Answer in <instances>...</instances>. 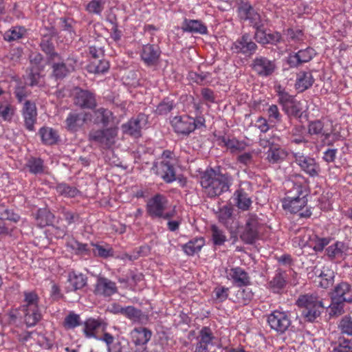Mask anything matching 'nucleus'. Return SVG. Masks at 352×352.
<instances>
[{"mask_svg": "<svg viewBox=\"0 0 352 352\" xmlns=\"http://www.w3.org/2000/svg\"><path fill=\"white\" fill-rule=\"evenodd\" d=\"M296 304L302 309V316L309 322H314L324 308L322 300L312 294L300 296Z\"/></svg>", "mask_w": 352, "mask_h": 352, "instance_id": "3", "label": "nucleus"}, {"mask_svg": "<svg viewBox=\"0 0 352 352\" xmlns=\"http://www.w3.org/2000/svg\"><path fill=\"white\" fill-rule=\"evenodd\" d=\"M161 50L157 45L147 44L142 46L140 56L147 66H155L158 63Z\"/></svg>", "mask_w": 352, "mask_h": 352, "instance_id": "19", "label": "nucleus"}, {"mask_svg": "<svg viewBox=\"0 0 352 352\" xmlns=\"http://www.w3.org/2000/svg\"><path fill=\"white\" fill-rule=\"evenodd\" d=\"M41 141L47 145L56 144L58 140V135L56 131L50 127L43 126L38 131Z\"/></svg>", "mask_w": 352, "mask_h": 352, "instance_id": "37", "label": "nucleus"}, {"mask_svg": "<svg viewBox=\"0 0 352 352\" xmlns=\"http://www.w3.org/2000/svg\"><path fill=\"white\" fill-rule=\"evenodd\" d=\"M117 292V287L114 282L111 280L99 277L95 285L94 294L102 296H111Z\"/></svg>", "mask_w": 352, "mask_h": 352, "instance_id": "22", "label": "nucleus"}, {"mask_svg": "<svg viewBox=\"0 0 352 352\" xmlns=\"http://www.w3.org/2000/svg\"><path fill=\"white\" fill-rule=\"evenodd\" d=\"M307 203V199L300 197V199H283V207L285 210L291 213H297L300 212Z\"/></svg>", "mask_w": 352, "mask_h": 352, "instance_id": "36", "label": "nucleus"}, {"mask_svg": "<svg viewBox=\"0 0 352 352\" xmlns=\"http://www.w3.org/2000/svg\"><path fill=\"white\" fill-rule=\"evenodd\" d=\"M338 328L342 334L352 336V316H344L338 324Z\"/></svg>", "mask_w": 352, "mask_h": 352, "instance_id": "64", "label": "nucleus"}, {"mask_svg": "<svg viewBox=\"0 0 352 352\" xmlns=\"http://www.w3.org/2000/svg\"><path fill=\"white\" fill-rule=\"evenodd\" d=\"M319 277L320 278V286L327 289L333 285L335 277L334 272L328 268L324 269L321 271Z\"/></svg>", "mask_w": 352, "mask_h": 352, "instance_id": "49", "label": "nucleus"}, {"mask_svg": "<svg viewBox=\"0 0 352 352\" xmlns=\"http://www.w3.org/2000/svg\"><path fill=\"white\" fill-rule=\"evenodd\" d=\"M293 157L301 170L309 177H316L319 176L321 168L315 158L305 155L300 152L293 153Z\"/></svg>", "mask_w": 352, "mask_h": 352, "instance_id": "7", "label": "nucleus"}, {"mask_svg": "<svg viewBox=\"0 0 352 352\" xmlns=\"http://www.w3.org/2000/svg\"><path fill=\"white\" fill-rule=\"evenodd\" d=\"M232 212L233 209L231 206H223L217 213L219 222L226 228L230 227L233 221Z\"/></svg>", "mask_w": 352, "mask_h": 352, "instance_id": "44", "label": "nucleus"}, {"mask_svg": "<svg viewBox=\"0 0 352 352\" xmlns=\"http://www.w3.org/2000/svg\"><path fill=\"white\" fill-rule=\"evenodd\" d=\"M80 324L82 322L80 316L73 311L69 312L63 321V326L66 329H73Z\"/></svg>", "mask_w": 352, "mask_h": 352, "instance_id": "53", "label": "nucleus"}, {"mask_svg": "<svg viewBox=\"0 0 352 352\" xmlns=\"http://www.w3.org/2000/svg\"><path fill=\"white\" fill-rule=\"evenodd\" d=\"M181 28L183 32L191 34H206L208 33L206 25L199 20L185 19Z\"/></svg>", "mask_w": 352, "mask_h": 352, "instance_id": "26", "label": "nucleus"}, {"mask_svg": "<svg viewBox=\"0 0 352 352\" xmlns=\"http://www.w3.org/2000/svg\"><path fill=\"white\" fill-rule=\"evenodd\" d=\"M212 239L215 245H222L226 241V236L223 232L217 226H211Z\"/></svg>", "mask_w": 352, "mask_h": 352, "instance_id": "62", "label": "nucleus"}, {"mask_svg": "<svg viewBox=\"0 0 352 352\" xmlns=\"http://www.w3.org/2000/svg\"><path fill=\"white\" fill-rule=\"evenodd\" d=\"M233 200L236 207L243 211L248 210L252 204L250 197L242 188H239L234 192Z\"/></svg>", "mask_w": 352, "mask_h": 352, "instance_id": "35", "label": "nucleus"}, {"mask_svg": "<svg viewBox=\"0 0 352 352\" xmlns=\"http://www.w3.org/2000/svg\"><path fill=\"white\" fill-rule=\"evenodd\" d=\"M267 323L278 334H283L292 327L291 316L287 311L275 310L267 316Z\"/></svg>", "mask_w": 352, "mask_h": 352, "instance_id": "5", "label": "nucleus"}, {"mask_svg": "<svg viewBox=\"0 0 352 352\" xmlns=\"http://www.w3.org/2000/svg\"><path fill=\"white\" fill-rule=\"evenodd\" d=\"M168 204L166 197L162 194H156L149 199L146 205L147 214L152 219H160L166 210Z\"/></svg>", "mask_w": 352, "mask_h": 352, "instance_id": "10", "label": "nucleus"}, {"mask_svg": "<svg viewBox=\"0 0 352 352\" xmlns=\"http://www.w3.org/2000/svg\"><path fill=\"white\" fill-rule=\"evenodd\" d=\"M201 185L209 197H215L229 190L232 179L228 174H223L212 168L207 169L201 175Z\"/></svg>", "mask_w": 352, "mask_h": 352, "instance_id": "1", "label": "nucleus"}, {"mask_svg": "<svg viewBox=\"0 0 352 352\" xmlns=\"http://www.w3.org/2000/svg\"><path fill=\"white\" fill-rule=\"evenodd\" d=\"M205 241L203 237H196L183 245V250L189 255L192 256L198 253L204 245Z\"/></svg>", "mask_w": 352, "mask_h": 352, "instance_id": "42", "label": "nucleus"}, {"mask_svg": "<svg viewBox=\"0 0 352 352\" xmlns=\"http://www.w3.org/2000/svg\"><path fill=\"white\" fill-rule=\"evenodd\" d=\"M314 78L311 72H300L298 74L296 87L302 92L312 86Z\"/></svg>", "mask_w": 352, "mask_h": 352, "instance_id": "40", "label": "nucleus"}, {"mask_svg": "<svg viewBox=\"0 0 352 352\" xmlns=\"http://www.w3.org/2000/svg\"><path fill=\"white\" fill-rule=\"evenodd\" d=\"M55 216L50 210L45 208H40L38 210L36 220L38 226L43 228L50 226L53 223Z\"/></svg>", "mask_w": 352, "mask_h": 352, "instance_id": "41", "label": "nucleus"}, {"mask_svg": "<svg viewBox=\"0 0 352 352\" xmlns=\"http://www.w3.org/2000/svg\"><path fill=\"white\" fill-rule=\"evenodd\" d=\"M91 245L94 247L92 251L96 256L106 258L113 255V249L109 245L105 246L94 243H91Z\"/></svg>", "mask_w": 352, "mask_h": 352, "instance_id": "55", "label": "nucleus"}, {"mask_svg": "<svg viewBox=\"0 0 352 352\" xmlns=\"http://www.w3.org/2000/svg\"><path fill=\"white\" fill-rule=\"evenodd\" d=\"M333 352H352V341L341 333H332L329 337Z\"/></svg>", "mask_w": 352, "mask_h": 352, "instance_id": "23", "label": "nucleus"}, {"mask_svg": "<svg viewBox=\"0 0 352 352\" xmlns=\"http://www.w3.org/2000/svg\"><path fill=\"white\" fill-rule=\"evenodd\" d=\"M107 0H91L86 7V10L89 12L100 15L104 10V5Z\"/></svg>", "mask_w": 352, "mask_h": 352, "instance_id": "59", "label": "nucleus"}, {"mask_svg": "<svg viewBox=\"0 0 352 352\" xmlns=\"http://www.w3.org/2000/svg\"><path fill=\"white\" fill-rule=\"evenodd\" d=\"M219 144L221 146H225L232 153H237L244 151L247 144L243 141H239L236 138H229L225 136L219 138Z\"/></svg>", "mask_w": 352, "mask_h": 352, "instance_id": "30", "label": "nucleus"}, {"mask_svg": "<svg viewBox=\"0 0 352 352\" xmlns=\"http://www.w3.org/2000/svg\"><path fill=\"white\" fill-rule=\"evenodd\" d=\"M170 123L175 132L178 134L188 135L195 130L193 118L188 116H175Z\"/></svg>", "mask_w": 352, "mask_h": 352, "instance_id": "17", "label": "nucleus"}, {"mask_svg": "<svg viewBox=\"0 0 352 352\" xmlns=\"http://www.w3.org/2000/svg\"><path fill=\"white\" fill-rule=\"evenodd\" d=\"M40 47L46 54L48 62L59 57V54L55 51L52 36L44 35L40 42Z\"/></svg>", "mask_w": 352, "mask_h": 352, "instance_id": "28", "label": "nucleus"}, {"mask_svg": "<svg viewBox=\"0 0 352 352\" xmlns=\"http://www.w3.org/2000/svg\"><path fill=\"white\" fill-rule=\"evenodd\" d=\"M0 219L16 223L20 220V216L14 213L5 205H0Z\"/></svg>", "mask_w": 352, "mask_h": 352, "instance_id": "63", "label": "nucleus"}, {"mask_svg": "<svg viewBox=\"0 0 352 352\" xmlns=\"http://www.w3.org/2000/svg\"><path fill=\"white\" fill-rule=\"evenodd\" d=\"M230 276L233 280V283L239 287L247 286L250 284V278L248 274L241 267L232 268Z\"/></svg>", "mask_w": 352, "mask_h": 352, "instance_id": "34", "label": "nucleus"}, {"mask_svg": "<svg viewBox=\"0 0 352 352\" xmlns=\"http://www.w3.org/2000/svg\"><path fill=\"white\" fill-rule=\"evenodd\" d=\"M74 102L81 109H93L97 105L95 94L80 88H76Z\"/></svg>", "mask_w": 352, "mask_h": 352, "instance_id": "14", "label": "nucleus"}, {"mask_svg": "<svg viewBox=\"0 0 352 352\" xmlns=\"http://www.w3.org/2000/svg\"><path fill=\"white\" fill-rule=\"evenodd\" d=\"M349 247L344 242L337 241L326 249L327 255L331 260L343 258Z\"/></svg>", "mask_w": 352, "mask_h": 352, "instance_id": "33", "label": "nucleus"}, {"mask_svg": "<svg viewBox=\"0 0 352 352\" xmlns=\"http://www.w3.org/2000/svg\"><path fill=\"white\" fill-rule=\"evenodd\" d=\"M38 295L34 292H24V300L23 305H22L19 309H23L25 308H30V311H34V309L38 307Z\"/></svg>", "mask_w": 352, "mask_h": 352, "instance_id": "48", "label": "nucleus"}, {"mask_svg": "<svg viewBox=\"0 0 352 352\" xmlns=\"http://www.w3.org/2000/svg\"><path fill=\"white\" fill-rule=\"evenodd\" d=\"M109 68V63L107 60L102 59L93 61L89 65L90 72L96 74H103Z\"/></svg>", "mask_w": 352, "mask_h": 352, "instance_id": "60", "label": "nucleus"}, {"mask_svg": "<svg viewBox=\"0 0 352 352\" xmlns=\"http://www.w3.org/2000/svg\"><path fill=\"white\" fill-rule=\"evenodd\" d=\"M117 135V127L93 129L89 132L88 140L98 144L102 148L107 149L115 144Z\"/></svg>", "mask_w": 352, "mask_h": 352, "instance_id": "4", "label": "nucleus"}, {"mask_svg": "<svg viewBox=\"0 0 352 352\" xmlns=\"http://www.w3.org/2000/svg\"><path fill=\"white\" fill-rule=\"evenodd\" d=\"M131 342L134 345L146 344L151 340L152 332L145 327L135 328L131 331Z\"/></svg>", "mask_w": 352, "mask_h": 352, "instance_id": "27", "label": "nucleus"}, {"mask_svg": "<svg viewBox=\"0 0 352 352\" xmlns=\"http://www.w3.org/2000/svg\"><path fill=\"white\" fill-rule=\"evenodd\" d=\"M102 327V331H105L107 324L103 322L101 320H96L94 318H88L84 322L83 332L86 338H97V336L95 333V331Z\"/></svg>", "mask_w": 352, "mask_h": 352, "instance_id": "29", "label": "nucleus"}, {"mask_svg": "<svg viewBox=\"0 0 352 352\" xmlns=\"http://www.w3.org/2000/svg\"><path fill=\"white\" fill-rule=\"evenodd\" d=\"M151 169L166 183H171L176 179L175 169L170 160H157L153 163Z\"/></svg>", "mask_w": 352, "mask_h": 352, "instance_id": "11", "label": "nucleus"}, {"mask_svg": "<svg viewBox=\"0 0 352 352\" xmlns=\"http://www.w3.org/2000/svg\"><path fill=\"white\" fill-rule=\"evenodd\" d=\"M148 116L139 113L136 118H131L122 125L123 132L135 138L141 135V129L148 123Z\"/></svg>", "mask_w": 352, "mask_h": 352, "instance_id": "13", "label": "nucleus"}, {"mask_svg": "<svg viewBox=\"0 0 352 352\" xmlns=\"http://www.w3.org/2000/svg\"><path fill=\"white\" fill-rule=\"evenodd\" d=\"M26 166L29 168V171L34 175L41 174L44 171L43 161L41 158H30Z\"/></svg>", "mask_w": 352, "mask_h": 352, "instance_id": "51", "label": "nucleus"}, {"mask_svg": "<svg viewBox=\"0 0 352 352\" xmlns=\"http://www.w3.org/2000/svg\"><path fill=\"white\" fill-rule=\"evenodd\" d=\"M331 303L329 305L330 316H338L342 315L344 311V305L345 302L336 300L333 298H331Z\"/></svg>", "mask_w": 352, "mask_h": 352, "instance_id": "61", "label": "nucleus"}, {"mask_svg": "<svg viewBox=\"0 0 352 352\" xmlns=\"http://www.w3.org/2000/svg\"><path fill=\"white\" fill-rule=\"evenodd\" d=\"M236 13L241 21H249L252 25L261 21V15L247 0H240L237 2Z\"/></svg>", "mask_w": 352, "mask_h": 352, "instance_id": "9", "label": "nucleus"}, {"mask_svg": "<svg viewBox=\"0 0 352 352\" xmlns=\"http://www.w3.org/2000/svg\"><path fill=\"white\" fill-rule=\"evenodd\" d=\"M21 114L26 129L34 131L35 130L34 124L37 120L36 104L30 100H25L21 109Z\"/></svg>", "mask_w": 352, "mask_h": 352, "instance_id": "16", "label": "nucleus"}, {"mask_svg": "<svg viewBox=\"0 0 352 352\" xmlns=\"http://www.w3.org/2000/svg\"><path fill=\"white\" fill-rule=\"evenodd\" d=\"M117 311L134 322H142L146 320L142 311L133 306L120 307Z\"/></svg>", "mask_w": 352, "mask_h": 352, "instance_id": "32", "label": "nucleus"}, {"mask_svg": "<svg viewBox=\"0 0 352 352\" xmlns=\"http://www.w3.org/2000/svg\"><path fill=\"white\" fill-rule=\"evenodd\" d=\"M257 48V45L252 41L250 35L248 33L243 34L232 46V50L234 52L248 56L254 54Z\"/></svg>", "mask_w": 352, "mask_h": 352, "instance_id": "12", "label": "nucleus"}, {"mask_svg": "<svg viewBox=\"0 0 352 352\" xmlns=\"http://www.w3.org/2000/svg\"><path fill=\"white\" fill-rule=\"evenodd\" d=\"M252 68L258 76L267 77L274 73L276 64L274 60L258 56L252 60Z\"/></svg>", "mask_w": 352, "mask_h": 352, "instance_id": "15", "label": "nucleus"}, {"mask_svg": "<svg viewBox=\"0 0 352 352\" xmlns=\"http://www.w3.org/2000/svg\"><path fill=\"white\" fill-rule=\"evenodd\" d=\"M305 131V127L302 125H296L292 129L291 135L294 138L292 142L299 144L301 143H307L308 141L305 139L303 135Z\"/></svg>", "mask_w": 352, "mask_h": 352, "instance_id": "58", "label": "nucleus"}, {"mask_svg": "<svg viewBox=\"0 0 352 352\" xmlns=\"http://www.w3.org/2000/svg\"><path fill=\"white\" fill-rule=\"evenodd\" d=\"M315 55V50L311 47H307L300 50L294 54H290L287 59V63L291 67H298L302 63L310 61Z\"/></svg>", "mask_w": 352, "mask_h": 352, "instance_id": "20", "label": "nucleus"}, {"mask_svg": "<svg viewBox=\"0 0 352 352\" xmlns=\"http://www.w3.org/2000/svg\"><path fill=\"white\" fill-rule=\"evenodd\" d=\"M288 117H294L301 121L303 117L304 111H302V104L300 101L296 99L290 103L286 108L283 109Z\"/></svg>", "mask_w": 352, "mask_h": 352, "instance_id": "46", "label": "nucleus"}, {"mask_svg": "<svg viewBox=\"0 0 352 352\" xmlns=\"http://www.w3.org/2000/svg\"><path fill=\"white\" fill-rule=\"evenodd\" d=\"M253 293L250 288H239L236 293V301L247 305L253 298Z\"/></svg>", "mask_w": 352, "mask_h": 352, "instance_id": "57", "label": "nucleus"}, {"mask_svg": "<svg viewBox=\"0 0 352 352\" xmlns=\"http://www.w3.org/2000/svg\"><path fill=\"white\" fill-rule=\"evenodd\" d=\"M265 160L270 164H280L286 159L287 152L280 146L274 143H270L269 148L265 153Z\"/></svg>", "mask_w": 352, "mask_h": 352, "instance_id": "24", "label": "nucleus"}, {"mask_svg": "<svg viewBox=\"0 0 352 352\" xmlns=\"http://www.w3.org/2000/svg\"><path fill=\"white\" fill-rule=\"evenodd\" d=\"M87 116L85 112H70L65 121L66 129L71 132L79 131L86 122Z\"/></svg>", "mask_w": 352, "mask_h": 352, "instance_id": "21", "label": "nucleus"}, {"mask_svg": "<svg viewBox=\"0 0 352 352\" xmlns=\"http://www.w3.org/2000/svg\"><path fill=\"white\" fill-rule=\"evenodd\" d=\"M42 70L43 67L41 65H32L27 74L26 84L31 87L40 85Z\"/></svg>", "mask_w": 352, "mask_h": 352, "instance_id": "39", "label": "nucleus"}, {"mask_svg": "<svg viewBox=\"0 0 352 352\" xmlns=\"http://www.w3.org/2000/svg\"><path fill=\"white\" fill-rule=\"evenodd\" d=\"M270 288L276 293H278L286 285V277L285 272L276 271L274 276L269 282Z\"/></svg>", "mask_w": 352, "mask_h": 352, "instance_id": "45", "label": "nucleus"}, {"mask_svg": "<svg viewBox=\"0 0 352 352\" xmlns=\"http://www.w3.org/2000/svg\"><path fill=\"white\" fill-rule=\"evenodd\" d=\"M68 282L74 291L80 289L87 285V278L82 274H76L75 272L69 273Z\"/></svg>", "mask_w": 352, "mask_h": 352, "instance_id": "43", "label": "nucleus"}, {"mask_svg": "<svg viewBox=\"0 0 352 352\" xmlns=\"http://www.w3.org/2000/svg\"><path fill=\"white\" fill-rule=\"evenodd\" d=\"M26 30L23 27L16 26L7 30L3 35V38L7 41H14L21 38L25 34Z\"/></svg>", "mask_w": 352, "mask_h": 352, "instance_id": "50", "label": "nucleus"}, {"mask_svg": "<svg viewBox=\"0 0 352 352\" xmlns=\"http://www.w3.org/2000/svg\"><path fill=\"white\" fill-rule=\"evenodd\" d=\"M68 247L75 252L76 254L87 256L90 254L91 250L88 244L82 243L76 240H72L67 243Z\"/></svg>", "mask_w": 352, "mask_h": 352, "instance_id": "54", "label": "nucleus"}, {"mask_svg": "<svg viewBox=\"0 0 352 352\" xmlns=\"http://www.w3.org/2000/svg\"><path fill=\"white\" fill-rule=\"evenodd\" d=\"M300 234V245L312 248L316 252H321L327 246L330 239L329 238H320L312 230L305 228L298 230Z\"/></svg>", "mask_w": 352, "mask_h": 352, "instance_id": "6", "label": "nucleus"}, {"mask_svg": "<svg viewBox=\"0 0 352 352\" xmlns=\"http://www.w3.org/2000/svg\"><path fill=\"white\" fill-rule=\"evenodd\" d=\"M330 297L346 303L352 302V286L347 282L336 284L330 292Z\"/></svg>", "mask_w": 352, "mask_h": 352, "instance_id": "18", "label": "nucleus"}, {"mask_svg": "<svg viewBox=\"0 0 352 352\" xmlns=\"http://www.w3.org/2000/svg\"><path fill=\"white\" fill-rule=\"evenodd\" d=\"M96 122L107 126L113 120V113L108 109L98 108L94 111Z\"/></svg>", "mask_w": 352, "mask_h": 352, "instance_id": "47", "label": "nucleus"}, {"mask_svg": "<svg viewBox=\"0 0 352 352\" xmlns=\"http://www.w3.org/2000/svg\"><path fill=\"white\" fill-rule=\"evenodd\" d=\"M292 186L286 193V197L284 199H300V197H305L307 193L305 190V187L298 182L292 181Z\"/></svg>", "mask_w": 352, "mask_h": 352, "instance_id": "38", "label": "nucleus"}, {"mask_svg": "<svg viewBox=\"0 0 352 352\" xmlns=\"http://www.w3.org/2000/svg\"><path fill=\"white\" fill-rule=\"evenodd\" d=\"M51 65V76L56 80H62L76 70L78 58L73 54L63 58L59 54V57L48 62Z\"/></svg>", "mask_w": 352, "mask_h": 352, "instance_id": "2", "label": "nucleus"}, {"mask_svg": "<svg viewBox=\"0 0 352 352\" xmlns=\"http://www.w3.org/2000/svg\"><path fill=\"white\" fill-rule=\"evenodd\" d=\"M261 226V224L257 215L249 214L243 230L240 234L241 240L248 244L254 243L258 239Z\"/></svg>", "mask_w": 352, "mask_h": 352, "instance_id": "8", "label": "nucleus"}, {"mask_svg": "<svg viewBox=\"0 0 352 352\" xmlns=\"http://www.w3.org/2000/svg\"><path fill=\"white\" fill-rule=\"evenodd\" d=\"M324 124L320 120H314L309 123L308 125V133L310 135H322L325 137L326 139L329 138L330 133H325L323 131Z\"/></svg>", "mask_w": 352, "mask_h": 352, "instance_id": "52", "label": "nucleus"}, {"mask_svg": "<svg viewBox=\"0 0 352 352\" xmlns=\"http://www.w3.org/2000/svg\"><path fill=\"white\" fill-rule=\"evenodd\" d=\"M199 340L196 344L195 352H208V345L212 344L214 336L208 327H204L199 331Z\"/></svg>", "mask_w": 352, "mask_h": 352, "instance_id": "25", "label": "nucleus"}, {"mask_svg": "<svg viewBox=\"0 0 352 352\" xmlns=\"http://www.w3.org/2000/svg\"><path fill=\"white\" fill-rule=\"evenodd\" d=\"M30 309V308L18 309V316L24 319L27 326L32 327L34 326L41 319V314L38 307L34 309V311Z\"/></svg>", "mask_w": 352, "mask_h": 352, "instance_id": "31", "label": "nucleus"}, {"mask_svg": "<svg viewBox=\"0 0 352 352\" xmlns=\"http://www.w3.org/2000/svg\"><path fill=\"white\" fill-rule=\"evenodd\" d=\"M252 27L256 30L254 38L256 41L262 45H266V36L267 32L264 29V25L262 21L252 25Z\"/></svg>", "mask_w": 352, "mask_h": 352, "instance_id": "56", "label": "nucleus"}]
</instances>
